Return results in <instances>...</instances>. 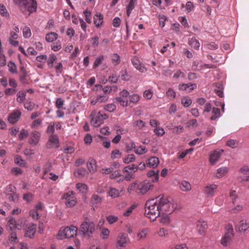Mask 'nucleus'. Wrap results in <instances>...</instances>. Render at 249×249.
<instances>
[{
	"mask_svg": "<svg viewBox=\"0 0 249 249\" xmlns=\"http://www.w3.org/2000/svg\"><path fill=\"white\" fill-rule=\"evenodd\" d=\"M107 118V116L106 114H102L99 112L97 115L93 117L91 120V124L94 127H98L100 126L104 122V120Z\"/></svg>",
	"mask_w": 249,
	"mask_h": 249,
	"instance_id": "11",
	"label": "nucleus"
},
{
	"mask_svg": "<svg viewBox=\"0 0 249 249\" xmlns=\"http://www.w3.org/2000/svg\"><path fill=\"white\" fill-rule=\"evenodd\" d=\"M95 229V224L87 217H85L80 227L79 234L83 237L90 238L94 232Z\"/></svg>",
	"mask_w": 249,
	"mask_h": 249,
	"instance_id": "3",
	"label": "nucleus"
},
{
	"mask_svg": "<svg viewBox=\"0 0 249 249\" xmlns=\"http://www.w3.org/2000/svg\"><path fill=\"white\" fill-rule=\"evenodd\" d=\"M16 192V188L12 184L8 185L4 191L5 194L12 193Z\"/></svg>",
	"mask_w": 249,
	"mask_h": 249,
	"instance_id": "54",
	"label": "nucleus"
},
{
	"mask_svg": "<svg viewBox=\"0 0 249 249\" xmlns=\"http://www.w3.org/2000/svg\"><path fill=\"white\" fill-rule=\"evenodd\" d=\"M104 59V56L103 55H101L97 57L94 62L93 68H96L98 67L101 63L102 61Z\"/></svg>",
	"mask_w": 249,
	"mask_h": 249,
	"instance_id": "47",
	"label": "nucleus"
},
{
	"mask_svg": "<svg viewBox=\"0 0 249 249\" xmlns=\"http://www.w3.org/2000/svg\"><path fill=\"white\" fill-rule=\"evenodd\" d=\"M23 35L25 38H29L31 36V32L29 27H24L22 30Z\"/></svg>",
	"mask_w": 249,
	"mask_h": 249,
	"instance_id": "58",
	"label": "nucleus"
},
{
	"mask_svg": "<svg viewBox=\"0 0 249 249\" xmlns=\"http://www.w3.org/2000/svg\"><path fill=\"white\" fill-rule=\"evenodd\" d=\"M55 131V123L51 122L49 124L46 132L48 134H54Z\"/></svg>",
	"mask_w": 249,
	"mask_h": 249,
	"instance_id": "51",
	"label": "nucleus"
},
{
	"mask_svg": "<svg viewBox=\"0 0 249 249\" xmlns=\"http://www.w3.org/2000/svg\"><path fill=\"white\" fill-rule=\"evenodd\" d=\"M103 22V16L101 14H96L94 17V23L97 27H99Z\"/></svg>",
	"mask_w": 249,
	"mask_h": 249,
	"instance_id": "29",
	"label": "nucleus"
},
{
	"mask_svg": "<svg viewBox=\"0 0 249 249\" xmlns=\"http://www.w3.org/2000/svg\"><path fill=\"white\" fill-rule=\"evenodd\" d=\"M196 88L197 85L196 84H192L190 83L188 84H182L178 86L179 90L185 91L187 92L192 91L193 90L196 89Z\"/></svg>",
	"mask_w": 249,
	"mask_h": 249,
	"instance_id": "18",
	"label": "nucleus"
},
{
	"mask_svg": "<svg viewBox=\"0 0 249 249\" xmlns=\"http://www.w3.org/2000/svg\"><path fill=\"white\" fill-rule=\"evenodd\" d=\"M58 35L54 32H51L47 34L46 36V40L48 42H53L57 39Z\"/></svg>",
	"mask_w": 249,
	"mask_h": 249,
	"instance_id": "34",
	"label": "nucleus"
},
{
	"mask_svg": "<svg viewBox=\"0 0 249 249\" xmlns=\"http://www.w3.org/2000/svg\"><path fill=\"white\" fill-rule=\"evenodd\" d=\"M249 228V224L243 220L239 221L235 226V230L240 232H245Z\"/></svg>",
	"mask_w": 249,
	"mask_h": 249,
	"instance_id": "19",
	"label": "nucleus"
},
{
	"mask_svg": "<svg viewBox=\"0 0 249 249\" xmlns=\"http://www.w3.org/2000/svg\"><path fill=\"white\" fill-rule=\"evenodd\" d=\"M40 135L41 134L38 131H34L32 132L28 141L29 143L33 146L36 145L40 140Z\"/></svg>",
	"mask_w": 249,
	"mask_h": 249,
	"instance_id": "16",
	"label": "nucleus"
},
{
	"mask_svg": "<svg viewBox=\"0 0 249 249\" xmlns=\"http://www.w3.org/2000/svg\"><path fill=\"white\" fill-rule=\"evenodd\" d=\"M35 106V104L30 101H27L24 105L25 108L27 109L28 111L32 110L34 109Z\"/></svg>",
	"mask_w": 249,
	"mask_h": 249,
	"instance_id": "57",
	"label": "nucleus"
},
{
	"mask_svg": "<svg viewBox=\"0 0 249 249\" xmlns=\"http://www.w3.org/2000/svg\"><path fill=\"white\" fill-rule=\"evenodd\" d=\"M19 79L23 84H26L27 81V72L23 67L20 68Z\"/></svg>",
	"mask_w": 249,
	"mask_h": 249,
	"instance_id": "26",
	"label": "nucleus"
},
{
	"mask_svg": "<svg viewBox=\"0 0 249 249\" xmlns=\"http://www.w3.org/2000/svg\"><path fill=\"white\" fill-rule=\"evenodd\" d=\"M56 58V56L54 54H52L50 56L47 61V64L49 68L52 69L53 67V63L55 61Z\"/></svg>",
	"mask_w": 249,
	"mask_h": 249,
	"instance_id": "44",
	"label": "nucleus"
},
{
	"mask_svg": "<svg viewBox=\"0 0 249 249\" xmlns=\"http://www.w3.org/2000/svg\"><path fill=\"white\" fill-rule=\"evenodd\" d=\"M136 160V158L134 155L131 154L128 155L124 159V162L125 163H129L134 161Z\"/></svg>",
	"mask_w": 249,
	"mask_h": 249,
	"instance_id": "50",
	"label": "nucleus"
},
{
	"mask_svg": "<svg viewBox=\"0 0 249 249\" xmlns=\"http://www.w3.org/2000/svg\"><path fill=\"white\" fill-rule=\"evenodd\" d=\"M160 163L159 159L156 157H150L146 162V165L150 168H156Z\"/></svg>",
	"mask_w": 249,
	"mask_h": 249,
	"instance_id": "22",
	"label": "nucleus"
},
{
	"mask_svg": "<svg viewBox=\"0 0 249 249\" xmlns=\"http://www.w3.org/2000/svg\"><path fill=\"white\" fill-rule=\"evenodd\" d=\"M147 176L149 178H151L153 182H157L159 180V170H151L147 173Z\"/></svg>",
	"mask_w": 249,
	"mask_h": 249,
	"instance_id": "25",
	"label": "nucleus"
},
{
	"mask_svg": "<svg viewBox=\"0 0 249 249\" xmlns=\"http://www.w3.org/2000/svg\"><path fill=\"white\" fill-rule=\"evenodd\" d=\"M160 223H163L164 224H166L169 223L170 218L169 216L168 215L167 213H160Z\"/></svg>",
	"mask_w": 249,
	"mask_h": 249,
	"instance_id": "41",
	"label": "nucleus"
},
{
	"mask_svg": "<svg viewBox=\"0 0 249 249\" xmlns=\"http://www.w3.org/2000/svg\"><path fill=\"white\" fill-rule=\"evenodd\" d=\"M131 171H133L134 173L138 171L137 165L136 164H131L128 166H125L123 170V172L125 173H131Z\"/></svg>",
	"mask_w": 249,
	"mask_h": 249,
	"instance_id": "36",
	"label": "nucleus"
},
{
	"mask_svg": "<svg viewBox=\"0 0 249 249\" xmlns=\"http://www.w3.org/2000/svg\"><path fill=\"white\" fill-rule=\"evenodd\" d=\"M8 223L9 225L10 226V228L11 230L12 229H18L20 230V229L18 228V224L17 223V221L13 218V217H11L8 221Z\"/></svg>",
	"mask_w": 249,
	"mask_h": 249,
	"instance_id": "42",
	"label": "nucleus"
},
{
	"mask_svg": "<svg viewBox=\"0 0 249 249\" xmlns=\"http://www.w3.org/2000/svg\"><path fill=\"white\" fill-rule=\"evenodd\" d=\"M69 193L65 194L62 196L63 199H65L66 201V205L68 207H71L74 206L76 204V200L74 197L71 195Z\"/></svg>",
	"mask_w": 249,
	"mask_h": 249,
	"instance_id": "17",
	"label": "nucleus"
},
{
	"mask_svg": "<svg viewBox=\"0 0 249 249\" xmlns=\"http://www.w3.org/2000/svg\"><path fill=\"white\" fill-rule=\"evenodd\" d=\"M102 197H101L99 196L96 194L92 195L91 198V203L92 204V207L93 208H97L98 205L102 203Z\"/></svg>",
	"mask_w": 249,
	"mask_h": 249,
	"instance_id": "21",
	"label": "nucleus"
},
{
	"mask_svg": "<svg viewBox=\"0 0 249 249\" xmlns=\"http://www.w3.org/2000/svg\"><path fill=\"white\" fill-rule=\"evenodd\" d=\"M212 116L210 118L212 121H214L221 116L220 109L217 107H213L212 110Z\"/></svg>",
	"mask_w": 249,
	"mask_h": 249,
	"instance_id": "32",
	"label": "nucleus"
},
{
	"mask_svg": "<svg viewBox=\"0 0 249 249\" xmlns=\"http://www.w3.org/2000/svg\"><path fill=\"white\" fill-rule=\"evenodd\" d=\"M218 189V185L214 184H209L206 185L203 190V193L208 197L214 196Z\"/></svg>",
	"mask_w": 249,
	"mask_h": 249,
	"instance_id": "9",
	"label": "nucleus"
},
{
	"mask_svg": "<svg viewBox=\"0 0 249 249\" xmlns=\"http://www.w3.org/2000/svg\"><path fill=\"white\" fill-rule=\"evenodd\" d=\"M14 161L16 164L21 167L24 166L26 164L25 160L21 158V156L18 155L15 157Z\"/></svg>",
	"mask_w": 249,
	"mask_h": 249,
	"instance_id": "39",
	"label": "nucleus"
},
{
	"mask_svg": "<svg viewBox=\"0 0 249 249\" xmlns=\"http://www.w3.org/2000/svg\"><path fill=\"white\" fill-rule=\"evenodd\" d=\"M229 170V168L226 167H222L217 170L215 177L217 178H220L226 175Z\"/></svg>",
	"mask_w": 249,
	"mask_h": 249,
	"instance_id": "28",
	"label": "nucleus"
},
{
	"mask_svg": "<svg viewBox=\"0 0 249 249\" xmlns=\"http://www.w3.org/2000/svg\"><path fill=\"white\" fill-rule=\"evenodd\" d=\"M7 196L8 199L10 202L16 203L18 200V195L17 194L16 192L12 193L6 194Z\"/></svg>",
	"mask_w": 249,
	"mask_h": 249,
	"instance_id": "35",
	"label": "nucleus"
},
{
	"mask_svg": "<svg viewBox=\"0 0 249 249\" xmlns=\"http://www.w3.org/2000/svg\"><path fill=\"white\" fill-rule=\"evenodd\" d=\"M36 224L31 223L27 225L25 237L33 238L36 232Z\"/></svg>",
	"mask_w": 249,
	"mask_h": 249,
	"instance_id": "13",
	"label": "nucleus"
},
{
	"mask_svg": "<svg viewBox=\"0 0 249 249\" xmlns=\"http://www.w3.org/2000/svg\"><path fill=\"white\" fill-rule=\"evenodd\" d=\"M135 1L134 0H130L126 8V14L128 17L130 15L131 11L134 8Z\"/></svg>",
	"mask_w": 249,
	"mask_h": 249,
	"instance_id": "43",
	"label": "nucleus"
},
{
	"mask_svg": "<svg viewBox=\"0 0 249 249\" xmlns=\"http://www.w3.org/2000/svg\"><path fill=\"white\" fill-rule=\"evenodd\" d=\"M129 241V239L126 234L120 233L118 234L116 239V247L117 249L124 247Z\"/></svg>",
	"mask_w": 249,
	"mask_h": 249,
	"instance_id": "8",
	"label": "nucleus"
},
{
	"mask_svg": "<svg viewBox=\"0 0 249 249\" xmlns=\"http://www.w3.org/2000/svg\"><path fill=\"white\" fill-rule=\"evenodd\" d=\"M166 94L170 99H174L176 95V92L171 88H169Z\"/></svg>",
	"mask_w": 249,
	"mask_h": 249,
	"instance_id": "52",
	"label": "nucleus"
},
{
	"mask_svg": "<svg viewBox=\"0 0 249 249\" xmlns=\"http://www.w3.org/2000/svg\"><path fill=\"white\" fill-rule=\"evenodd\" d=\"M107 220L109 224H112L118 220V217L115 215H109L107 217Z\"/></svg>",
	"mask_w": 249,
	"mask_h": 249,
	"instance_id": "61",
	"label": "nucleus"
},
{
	"mask_svg": "<svg viewBox=\"0 0 249 249\" xmlns=\"http://www.w3.org/2000/svg\"><path fill=\"white\" fill-rule=\"evenodd\" d=\"M8 67L9 68V71L11 73H17V69L16 64L12 61H10L8 63Z\"/></svg>",
	"mask_w": 249,
	"mask_h": 249,
	"instance_id": "46",
	"label": "nucleus"
},
{
	"mask_svg": "<svg viewBox=\"0 0 249 249\" xmlns=\"http://www.w3.org/2000/svg\"><path fill=\"white\" fill-rule=\"evenodd\" d=\"M112 61L114 65H118L120 62V56L117 53H114L112 56Z\"/></svg>",
	"mask_w": 249,
	"mask_h": 249,
	"instance_id": "55",
	"label": "nucleus"
},
{
	"mask_svg": "<svg viewBox=\"0 0 249 249\" xmlns=\"http://www.w3.org/2000/svg\"><path fill=\"white\" fill-rule=\"evenodd\" d=\"M188 44L191 47L194 48L196 50L198 49L200 46L199 42L194 38H192L189 40Z\"/></svg>",
	"mask_w": 249,
	"mask_h": 249,
	"instance_id": "37",
	"label": "nucleus"
},
{
	"mask_svg": "<svg viewBox=\"0 0 249 249\" xmlns=\"http://www.w3.org/2000/svg\"><path fill=\"white\" fill-rule=\"evenodd\" d=\"M223 152V150H214L212 151L210 155V162L212 165H214L220 158L222 152Z\"/></svg>",
	"mask_w": 249,
	"mask_h": 249,
	"instance_id": "15",
	"label": "nucleus"
},
{
	"mask_svg": "<svg viewBox=\"0 0 249 249\" xmlns=\"http://www.w3.org/2000/svg\"><path fill=\"white\" fill-rule=\"evenodd\" d=\"M239 172L242 175L238 177V180L240 182L249 181V166L245 165L240 169Z\"/></svg>",
	"mask_w": 249,
	"mask_h": 249,
	"instance_id": "10",
	"label": "nucleus"
},
{
	"mask_svg": "<svg viewBox=\"0 0 249 249\" xmlns=\"http://www.w3.org/2000/svg\"><path fill=\"white\" fill-rule=\"evenodd\" d=\"M119 191L113 188H111L109 192V196L112 198H115L119 196Z\"/></svg>",
	"mask_w": 249,
	"mask_h": 249,
	"instance_id": "48",
	"label": "nucleus"
},
{
	"mask_svg": "<svg viewBox=\"0 0 249 249\" xmlns=\"http://www.w3.org/2000/svg\"><path fill=\"white\" fill-rule=\"evenodd\" d=\"M136 207V205L135 204L132 205L130 207L128 208L127 210L124 212V215L125 216H128L132 212V211Z\"/></svg>",
	"mask_w": 249,
	"mask_h": 249,
	"instance_id": "62",
	"label": "nucleus"
},
{
	"mask_svg": "<svg viewBox=\"0 0 249 249\" xmlns=\"http://www.w3.org/2000/svg\"><path fill=\"white\" fill-rule=\"evenodd\" d=\"M168 234V231L164 228H160L158 232L159 236L161 237L167 236Z\"/></svg>",
	"mask_w": 249,
	"mask_h": 249,
	"instance_id": "64",
	"label": "nucleus"
},
{
	"mask_svg": "<svg viewBox=\"0 0 249 249\" xmlns=\"http://www.w3.org/2000/svg\"><path fill=\"white\" fill-rule=\"evenodd\" d=\"M87 167L90 173H95L97 171L96 160L93 158H89L87 163Z\"/></svg>",
	"mask_w": 249,
	"mask_h": 249,
	"instance_id": "20",
	"label": "nucleus"
},
{
	"mask_svg": "<svg viewBox=\"0 0 249 249\" xmlns=\"http://www.w3.org/2000/svg\"><path fill=\"white\" fill-rule=\"evenodd\" d=\"M181 104L185 107H188L191 105L192 103V100L187 97H184L183 98H182L181 99Z\"/></svg>",
	"mask_w": 249,
	"mask_h": 249,
	"instance_id": "49",
	"label": "nucleus"
},
{
	"mask_svg": "<svg viewBox=\"0 0 249 249\" xmlns=\"http://www.w3.org/2000/svg\"><path fill=\"white\" fill-rule=\"evenodd\" d=\"M109 231L107 228H103L101 232L100 236L103 239H106L108 237Z\"/></svg>",
	"mask_w": 249,
	"mask_h": 249,
	"instance_id": "53",
	"label": "nucleus"
},
{
	"mask_svg": "<svg viewBox=\"0 0 249 249\" xmlns=\"http://www.w3.org/2000/svg\"><path fill=\"white\" fill-rule=\"evenodd\" d=\"M88 174V171L84 168H78L74 172V175L77 178L84 177Z\"/></svg>",
	"mask_w": 249,
	"mask_h": 249,
	"instance_id": "30",
	"label": "nucleus"
},
{
	"mask_svg": "<svg viewBox=\"0 0 249 249\" xmlns=\"http://www.w3.org/2000/svg\"><path fill=\"white\" fill-rule=\"evenodd\" d=\"M29 135L28 131L27 130L23 129L21 130L19 135L18 138L19 140H22L25 138L27 137Z\"/></svg>",
	"mask_w": 249,
	"mask_h": 249,
	"instance_id": "63",
	"label": "nucleus"
},
{
	"mask_svg": "<svg viewBox=\"0 0 249 249\" xmlns=\"http://www.w3.org/2000/svg\"><path fill=\"white\" fill-rule=\"evenodd\" d=\"M132 63L133 65L139 71L142 72L146 71V68L142 65L140 61L137 58H134L132 59Z\"/></svg>",
	"mask_w": 249,
	"mask_h": 249,
	"instance_id": "23",
	"label": "nucleus"
},
{
	"mask_svg": "<svg viewBox=\"0 0 249 249\" xmlns=\"http://www.w3.org/2000/svg\"><path fill=\"white\" fill-rule=\"evenodd\" d=\"M128 98V102L136 104L140 100L141 96L137 94H133V95H129Z\"/></svg>",
	"mask_w": 249,
	"mask_h": 249,
	"instance_id": "40",
	"label": "nucleus"
},
{
	"mask_svg": "<svg viewBox=\"0 0 249 249\" xmlns=\"http://www.w3.org/2000/svg\"><path fill=\"white\" fill-rule=\"evenodd\" d=\"M136 154L138 155H142L145 153L147 152V149L145 147L140 146L134 150Z\"/></svg>",
	"mask_w": 249,
	"mask_h": 249,
	"instance_id": "60",
	"label": "nucleus"
},
{
	"mask_svg": "<svg viewBox=\"0 0 249 249\" xmlns=\"http://www.w3.org/2000/svg\"><path fill=\"white\" fill-rule=\"evenodd\" d=\"M59 139L56 134H52L49 137V142L50 144L55 145L57 147H59Z\"/></svg>",
	"mask_w": 249,
	"mask_h": 249,
	"instance_id": "33",
	"label": "nucleus"
},
{
	"mask_svg": "<svg viewBox=\"0 0 249 249\" xmlns=\"http://www.w3.org/2000/svg\"><path fill=\"white\" fill-rule=\"evenodd\" d=\"M119 95V97L115 98L114 102L119 103L123 107H127L128 106L129 92L126 90H123L120 92Z\"/></svg>",
	"mask_w": 249,
	"mask_h": 249,
	"instance_id": "6",
	"label": "nucleus"
},
{
	"mask_svg": "<svg viewBox=\"0 0 249 249\" xmlns=\"http://www.w3.org/2000/svg\"><path fill=\"white\" fill-rule=\"evenodd\" d=\"M149 232L150 230L148 228L142 229L138 232L137 237L139 240H144Z\"/></svg>",
	"mask_w": 249,
	"mask_h": 249,
	"instance_id": "24",
	"label": "nucleus"
},
{
	"mask_svg": "<svg viewBox=\"0 0 249 249\" xmlns=\"http://www.w3.org/2000/svg\"><path fill=\"white\" fill-rule=\"evenodd\" d=\"M159 199L158 196L149 200L145 205V215L152 221L155 220L160 214Z\"/></svg>",
	"mask_w": 249,
	"mask_h": 249,
	"instance_id": "1",
	"label": "nucleus"
},
{
	"mask_svg": "<svg viewBox=\"0 0 249 249\" xmlns=\"http://www.w3.org/2000/svg\"><path fill=\"white\" fill-rule=\"evenodd\" d=\"M197 228L198 232L202 234L205 232L207 228V224L205 221H198L197 223Z\"/></svg>",
	"mask_w": 249,
	"mask_h": 249,
	"instance_id": "27",
	"label": "nucleus"
},
{
	"mask_svg": "<svg viewBox=\"0 0 249 249\" xmlns=\"http://www.w3.org/2000/svg\"><path fill=\"white\" fill-rule=\"evenodd\" d=\"M21 115L19 110H16L9 114L8 117V121L9 123L14 124L17 123L20 118Z\"/></svg>",
	"mask_w": 249,
	"mask_h": 249,
	"instance_id": "14",
	"label": "nucleus"
},
{
	"mask_svg": "<svg viewBox=\"0 0 249 249\" xmlns=\"http://www.w3.org/2000/svg\"><path fill=\"white\" fill-rule=\"evenodd\" d=\"M153 187V185L148 182L143 181L138 183L137 190L142 194H145Z\"/></svg>",
	"mask_w": 249,
	"mask_h": 249,
	"instance_id": "12",
	"label": "nucleus"
},
{
	"mask_svg": "<svg viewBox=\"0 0 249 249\" xmlns=\"http://www.w3.org/2000/svg\"><path fill=\"white\" fill-rule=\"evenodd\" d=\"M78 228L74 226L66 227L63 229H60L57 235V238L62 240L65 238H70L76 236L77 233Z\"/></svg>",
	"mask_w": 249,
	"mask_h": 249,
	"instance_id": "4",
	"label": "nucleus"
},
{
	"mask_svg": "<svg viewBox=\"0 0 249 249\" xmlns=\"http://www.w3.org/2000/svg\"><path fill=\"white\" fill-rule=\"evenodd\" d=\"M29 215L35 220H37L39 217V213L36 210H31L29 212Z\"/></svg>",
	"mask_w": 249,
	"mask_h": 249,
	"instance_id": "59",
	"label": "nucleus"
},
{
	"mask_svg": "<svg viewBox=\"0 0 249 249\" xmlns=\"http://www.w3.org/2000/svg\"><path fill=\"white\" fill-rule=\"evenodd\" d=\"M14 2L20 6V10L25 15L29 16L35 12L37 3L35 0H14Z\"/></svg>",
	"mask_w": 249,
	"mask_h": 249,
	"instance_id": "2",
	"label": "nucleus"
},
{
	"mask_svg": "<svg viewBox=\"0 0 249 249\" xmlns=\"http://www.w3.org/2000/svg\"><path fill=\"white\" fill-rule=\"evenodd\" d=\"M180 189L184 192L189 191L191 190V185L186 181H182L179 184Z\"/></svg>",
	"mask_w": 249,
	"mask_h": 249,
	"instance_id": "31",
	"label": "nucleus"
},
{
	"mask_svg": "<svg viewBox=\"0 0 249 249\" xmlns=\"http://www.w3.org/2000/svg\"><path fill=\"white\" fill-rule=\"evenodd\" d=\"M159 203L160 213H171L174 210L173 204L164 196H159Z\"/></svg>",
	"mask_w": 249,
	"mask_h": 249,
	"instance_id": "5",
	"label": "nucleus"
},
{
	"mask_svg": "<svg viewBox=\"0 0 249 249\" xmlns=\"http://www.w3.org/2000/svg\"><path fill=\"white\" fill-rule=\"evenodd\" d=\"M26 93L25 92L20 91L17 93V101L19 103H21L25 99Z\"/></svg>",
	"mask_w": 249,
	"mask_h": 249,
	"instance_id": "45",
	"label": "nucleus"
},
{
	"mask_svg": "<svg viewBox=\"0 0 249 249\" xmlns=\"http://www.w3.org/2000/svg\"><path fill=\"white\" fill-rule=\"evenodd\" d=\"M51 49L55 51H58L61 49V44L60 41L53 43L51 45Z\"/></svg>",
	"mask_w": 249,
	"mask_h": 249,
	"instance_id": "56",
	"label": "nucleus"
},
{
	"mask_svg": "<svg viewBox=\"0 0 249 249\" xmlns=\"http://www.w3.org/2000/svg\"><path fill=\"white\" fill-rule=\"evenodd\" d=\"M76 187L82 194L86 193L88 190L87 185L84 183H78L76 185Z\"/></svg>",
	"mask_w": 249,
	"mask_h": 249,
	"instance_id": "38",
	"label": "nucleus"
},
{
	"mask_svg": "<svg viewBox=\"0 0 249 249\" xmlns=\"http://www.w3.org/2000/svg\"><path fill=\"white\" fill-rule=\"evenodd\" d=\"M226 230L225 235L221 242V244L225 247L228 246L233 235V230L231 225H228L226 228Z\"/></svg>",
	"mask_w": 249,
	"mask_h": 249,
	"instance_id": "7",
	"label": "nucleus"
}]
</instances>
